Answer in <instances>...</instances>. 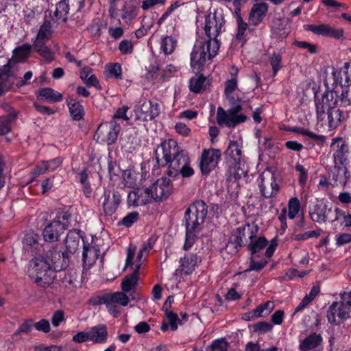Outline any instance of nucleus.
Segmentation results:
<instances>
[{
  "mask_svg": "<svg viewBox=\"0 0 351 351\" xmlns=\"http://www.w3.org/2000/svg\"><path fill=\"white\" fill-rule=\"evenodd\" d=\"M154 157L160 167H167V175L178 178V171L189 160L187 151L180 149L172 139L162 141L154 152Z\"/></svg>",
  "mask_w": 351,
  "mask_h": 351,
  "instance_id": "nucleus-1",
  "label": "nucleus"
},
{
  "mask_svg": "<svg viewBox=\"0 0 351 351\" xmlns=\"http://www.w3.org/2000/svg\"><path fill=\"white\" fill-rule=\"evenodd\" d=\"M208 214V206L203 200L191 203L185 210L183 221L186 229L183 250L191 249Z\"/></svg>",
  "mask_w": 351,
  "mask_h": 351,
  "instance_id": "nucleus-2",
  "label": "nucleus"
},
{
  "mask_svg": "<svg viewBox=\"0 0 351 351\" xmlns=\"http://www.w3.org/2000/svg\"><path fill=\"white\" fill-rule=\"evenodd\" d=\"M73 206L61 205L55 210V217L49 221L45 219V224L42 231L43 240L47 243H54L60 239L61 236L71 226Z\"/></svg>",
  "mask_w": 351,
  "mask_h": 351,
  "instance_id": "nucleus-3",
  "label": "nucleus"
},
{
  "mask_svg": "<svg viewBox=\"0 0 351 351\" xmlns=\"http://www.w3.org/2000/svg\"><path fill=\"white\" fill-rule=\"evenodd\" d=\"M219 47V40H206L195 44L190 55L191 66L193 70L197 73L202 71L206 59L212 60L217 54Z\"/></svg>",
  "mask_w": 351,
  "mask_h": 351,
  "instance_id": "nucleus-4",
  "label": "nucleus"
},
{
  "mask_svg": "<svg viewBox=\"0 0 351 351\" xmlns=\"http://www.w3.org/2000/svg\"><path fill=\"white\" fill-rule=\"evenodd\" d=\"M56 273L44 258L35 257L29 262V276L38 287L44 289L49 287L56 278Z\"/></svg>",
  "mask_w": 351,
  "mask_h": 351,
  "instance_id": "nucleus-5",
  "label": "nucleus"
},
{
  "mask_svg": "<svg viewBox=\"0 0 351 351\" xmlns=\"http://www.w3.org/2000/svg\"><path fill=\"white\" fill-rule=\"evenodd\" d=\"M129 302V297L125 293L120 291L108 292L97 295L91 297L88 300V304L92 306L105 304L109 313L112 315L114 317H118L121 314L120 308L117 306V304L126 306Z\"/></svg>",
  "mask_w": 351,
  "mask_h": 351,
  "instance_id": "nucleus-6",
  "label": "nucleus"
},
{
  "mask_svg": "<svg viewBox=\"0 0 351 351\" xmlns=\"http://www.w3.org/2000/svg\"><path fill=\"white\" fill-rule=\"evenodd\" d=\"M258 231V227L256 224L250 225V223L234 229L231 232L226 244L228 252L231 254L238 253L246 245V242L244 241L246 237H248L249 239H254L256 237Z\"/></svg>",
  "mask_w": 351,
  "mask_h": 351,
  "instance_id": "nucleus-7",
  "label": "nucleus"
},
{
  "mask_svg": "<svg viewBox=\"0 0 351 351\" xmlns=\"http://www.w3.org/2000/svg\"><path fill=\"white\" fill-rule=\"evenodd\" d=\"M44 261L48 262L50 267L56 272L65 271L69 265L70 256L58 249L57 245L51 246L45 253Z\"/></svg>",
  "mask_w": 351,
  "mask_h": 351,
  "instance_id": "nucleus-8",
  "label": "nucleus"
},
{
  "mask_svg": "<svg viewBox=\"0 0 351 351\" xmlns=\"http://www.w3.org/2000/svg\"><path fill=\"white\" fill-rule=\"evenodd\" d=\"M338 93L337 91L329 90L328 87L319 99L317 93H315V104L317 119H322L326 110L336 108L338 105Z\"/></svg>",
  "mask_w": 351,
  "mask_h": 351,
  "instance_id": "nucleus-9",
  "label": "nucleus"
},
{
  "mask_svg": "<svg viewBox=\"0 0 351 351\" xmlns=\"http://www.w3.org/2000/svg\"><path fill=\"white\" fill-rule=\"evenodd\" d=\"M121 130V125L114 120L101 123L95 132L97 141L106 143L108 145H114Z\"/></svg>",
  "mask_w": 351,
  "mask_h": 351,
  "instance_id": "nucleus-10",
  "label": "nucleus"
},
{
  "mask_svg": "<svg viewBox=\"0 0 351 351\" xmlns=\"http://www.w3.org/2000/svg\"><path fill=\"white\" fill-rule=\"evenodd\" d=\"M309 215L311 219L319 223H325L330 221L331 215L333 213L332 204L328 201H317L309 206Z\"/></svg>",
  "mask_w": 351,
  "mask_h": 351,
  "instance_id": "nucleus-11",
  "label": "nucleus"
},
{
  "mask_svg": "<svg viewBox=\"0 0 351 351\" xmlns=\"http://www.w3.org/2000/svg\"><path fill=\"white\" fill-rule=\"evenodd\" d=\"M220 149L210 148L204 149L202 152L199 168L203 175H208L217 166L221 158Z\"/></svg>",
  "mask_w": 351,
  "mask_h": 351,
  "instance_id": "nucleus-12",
  "label": "nucleus"
},
{
  "mask_svg": "<svg viewBox=\"0 0 351 351\" xmlns=\"http://www.w3.org/2000/svg\"><path fill=\"white\" fill-rule=\"evenodd\" d=\"M148 188L152 193V199L156 202H162L168 199L171 194L173 184L169 178L162 177Z\"/></svg>",
  "mask_w": 351,
  "mask_h": 351,
  "instance_id": "nucleus-13",
  "label": "nucleus"
},
{
  "mask_svg": "<svg viewBox=\"0 0 351 351\" xmlns=\"http://www.w3.org/2000/svg\"><path fill=\"white\" fill-rule=\"evenodd\" d=\"M303 29L305 31L311 32L317 36L329 37L337 40H340L344 37L343 29H335L329 24H304Z\"/></svg>",
  "mask_w": 351,
  "mask_h": 351,
  "instance_id": "nucleus-14",
  "label": "nucleus"
},
{
  "mask_svg": "<svg viewBox=\"0 0 351 351\" xmlns=\"http://www.w3.org/2000/svg\"><path fill=\"white\" fill-rule=\"evenodd\" d=\"M136 119L147 122L154 120L160 114L159 104L152 101H144L134 107Z\"/></svg>",
  "mask_w": 351,
  "mask_h": 351,
  "instance_id": "nucleus-15",
  "label": "nucleus"
},
{
  "mask_svg": "<svg viewBox=\"0 0 351 351\" xmlns=\"http://www.w3.org/2000/svg\"><path fill=\"white\" fill-rule=\"evenodd\" d=\"M225 21L223 17H218L215 14L209 13L206 14L204 29L208 40H218L217 36L221 33V29Z\"/></svg>",
  "mask_w": 351,
  "mask_h": 351,
  "instance_id": "nucleus-16",
  "label": "nucleus"
},
{
  "mask_svg": "<svg viewBox=\"0 0 351 351\" xmlns=\"http://www.w3.org/2000/svg\"><path fill=\"white\" fill-rule=\"evenodd\" d=\"M326 316L328 323L339 326L348 317V313L343 302L335 301L328 306Z\"/></svg>",
  "mask_w": 351,
  "mask_h": 351,
  "instance_id": "nucleus-17",
  "label": "nucleus"
},
{
  "mask_svg": "<svg viewBox=\"0 0 351 351\" xmlns=\"http://www.w3.org/2000/svg\"><path fill=\"white\" fill-rule=\"evenodd\" d=\"M102 197L104 198L102 207L105 215L112 216L121 204L122 195L117 190H108L104 191Z\"/></svg>",
  "mask_w": 351,
  "mask_h": 351,
  "instance_id": "nucleus-18",
  "label": "nucleus"
},
{
  "mask_svg": "<svg viewBox=\"0 0 351 351\" xmlns=\"http://www.w3.org/2000/svg\"><path fill=\"white\" fill-rule=\"evenodd\" d=\"M340 165L335 163L333 166L326 168L327 175L332 187L338 186L344 187L348 181L350 174L348 168L346 167L342 168Z\"/></svg>",
  "mask_w": 351,
  "mask_h": 351,
  "instance_id": "nucleus-19",
  "label": "nucleus"
},
{
  "mask_svg": "<svg viewBox=\"0 0 351 351\" xmlns=\"http://www.w3.org/2000/svg\"><path fill=\"white\" fill-rule=\"evenodd\" d=\"M331 147H334L332 154L334 163L345 165L348 162V154L349 153L348 143L341 137L332 139Z\"/></svg>",
  "mask_w": 351,
  "mask_h": 351,
  "instance_id": "nucleus-20",
  "label": "nucleus"
},
{
  "mask_svg": "<svg viewBox=\"0 0 351 351\" xmlns=\"http://www.w3.org/2000/svg\"><path fill=\"white\" fill-rule=\"evenodd\" d=\"M85 238V232L81 230L73 229L69 230L64 241L66 247L65 252L70 256L73 255L78 249L80 239H82L84 244L86 243L84 241Z\"/></svg>",
  "mask_w": 351,
  "mask_h": 351,
  "instance_id": "nucleus-21",
  "label": "nucleus"
},
{
  "mask_svg": "<svg viewBox=\"0 0 351 351\" xmlns=\"http://www.w3.org/2000/svg\"><path fill=\"white\" fill-rule=\"evenodd\" d=\"M202 262V258L195 253H186L179 261L180 272L184 275L191 274Z\"/></svg>",
  "mask_w": 351,
  "mask_h": 351,
  "instance_id": "nucleus-22",
  "label": "nucleus"
},
{
  "mask_svg": "<svg viewBox=\"0 0 351 351\" xmlns=\"http://www.w3.org/2000/svg\"><path fill=\"white\" fill-rule=\"evenodd\" d=\"M333 84L332 85L339 84L341 87L350 86L351 85V63L346 62L341 67L339 71H332Z\"/></svg>",
  "mask_w": 351,
  "mask_h": 351,
  "instance_id": "nucleus-23",
  "label": "nucleus"
},
{
  "mask_svg": "<svg viewBox=\"0 0 351 351\" xmlns=\"http://www.w3.org/2000/svg\"><path fill=\"white\" fill-rule=\"evenodd\" d=\"M226 160L230 167L239 169L241 150L239 147L237 141H231L225 153Z\"/></svg>",
  "mask_w": 351,
  "mask_h": 351,
  "instance_id": "nucleus-24",
  "label": "nucleus"
},
{
  "mask_svg": "<svg viewBox=\"0 0 351 351\" xmlns=\"http://www.w3.org/2000/svg\"><path fill=\"white\" fill-rule=\"evenodd\" d=\"M70 116L73 120L79 121L84 119L85 111L84 106L73 95H69L66 99Z\"/></svg>",
  "mask_w": 351,
  "mask_h": 351,
  "instance_id": "nucleus-25",
  "label": "nucleus"
},
{
  "mask_svg": "<svg viewBox=\"0 0 351 351\" xmlns=\"http://www.w3.org/2000/svg\"><path fill=\"white\" fill-rule=\"evenodd\" d=\"M268 11V5L261 2L253 5L249 14V23L256 26L262 22Z\"/></svg>",
  "mask_w": 351,
  "mask_h": 351,
  "instance_id": "nucleus-26",
  "label": "nucleus"
},
{
  "mask_svg": "<svg viewBox=\"0 0 351 351\" xmlns=\"http://www.w3.org/2000/svg\"><path fill=\"white\" fill-rule=\"evenodd\" d=\"M141 265L138 264L131 274L125 276L121 282V287L123 293H129L136 289L140 272Z\"/></svg>",
  "mask_w": 351,
  "mask_h": 351,
  "instance_id": "nucleus-27",
  "label": "nucleus"
},
{
  "mask_svg": "<svg viewBox=\"0 0 351 351\" xmlns=\"http://www.w3.org/2000/svg\"><path fill=\"white\" fill-rule=\"evenodd\" d=\"M328 122L330 130L336 129L341 122L348 118V112L340 109L339 108H332L327 110Z\"/></svg>",
  "mask_w": 351,
  "mask_h": 351,
  "instance_id": "nucleus-28",
  "label": "nucleus"
},
{
  "mask_svg": "<svg viewBox=\"0 0 351 351\" xmlns=\"http://www.w3.org/2000/svg\"><path fill=\"white\" fill-rule=\"evenodd\" d=\"M323 341V337L320 334L312 332L304 339L300 341V351H309L318 348Z\"/></svg>",
  "mask_w": 351,
  "mask_h": 351,
  "instance_id": "nucleus-29",
  "label": "nucleus"
},
{
  "mask_svg": "<svg viewBox=\"0 0 351 351\" xmlns=\"http://www.w3.org/2000/svg\"><path fill=\"white\" fill-rule=\"evenodd\" d=\"M37 98L41 101L54 104L62 101L63 100V95L51 88L46 87L38 89Z\"/></svg>",
  "mask_w": 351,
  "mask_h": 351,
  "instance_id": "nucleus-30",
  "label": "nucleus"
},
{
  "mask_svg": "<svg viewBox=\"0 0 351 351\" xmlns=\"http://www.w3.org/2000/svg\"><path fill=\"white\" fill-rule=\"evenodd\" d=\"M90 341L95 343H104L108 337L106 324H97L90 328L88 330Z\"/></svg>",
  "mask_w": 351,
  "mask_h": 351,
  "instance_id": "nucleus-31",
  "label": "nucleus"
},
{
  "mask_svg": "<svg viewBox=\"0 0 351 351\" xmlns=\"http://www.w3.org/2000/svg\"><path fill=\"white\" fill-rule=\"evenodd\" d=\"M49 40H40L36 38L33 43V47L34 51L42 56L47 62H51L53 60V53L51 49L46 45V43Z\"/></svg>",
  "mask_w": 351,
  "mask_h": 351,
  "instance_id": "nucleus-32",
  "label": "nucleus"
},
{
  "mask_svg": "<svg viewBox=\"0 0 351 351\" xmlns=\"http://www.w3.org/2000/svg\"><path fill=\"white\" fill-rule=\"evenodd\" d=\"M242 109V107L237 106L234 108H229L228 110V113L230 114V119H228V122L227 123L228 128H234L237 125L244 123L247 119V117L245 114H238Z\"/></svg>",
  "mask_w": 351,
  "mask_h": 351,
  "instance_id": "nucleus-33",
  "label": "nucleus"
},
{
  "mask_svg": "<svg viewBox=\"0 0 351 351\" xmlns=\"http://www.w3.org/2000/svg\"><path fill=\"white\" fill-rule=\"evenodd\" d=\"M32 50V46L28 43H25L16 47L13 51L12 56L14 62L16 63L24 62L29 58Z\"/></svg>",
  "mask_w": 351,
  "mask_h": 351,
  "instance_id": "nucleus-34",
  "label": "nucleus"
},
{
  "mask_svg": "<svg viewBox=\"0 0 351 351\" xmlns=\"http://www.w3.org/2000/svg\"><path fill=\"white\" fill-rule=\"evenodd\" d=\"M263 182L264 178H261V182L258 184V187L262 196L264 197L265 198L276 197V195L279 191L280 186L279 184L276 182L275 176H272L271 178L270 186L271 190L270 191L266 190V187L264 185Z\"/></svg>",
  "mask_w": 351,
  "mask_h": 351,
  "instance_id": "nucleus-35",
  "label": "nucleus"
},
{
  "mask_svg": "<svg viewBox=\"0 0 351 351\" xmlns=\"http://www.w3.org/2000/svg\"><path fill=\"white\" fill-rule=\"evenodd\" d=\"M69 10V1L61 0L56 4V8L53 13V16L58 20H60L63 23H66L68 21Z\"/></svg>",
  "mask_w": 351,
  "mask_h": 351,
  "instance_id": "nucleus-36",
  "label": "nucleus"
},
{
  "mask_svg": "<svg viewBox=\"0 0 351 351\" xmlns=\"http://www.w3.org/2000/svg\"><path fill=\"white\" fill-rule=\"evenodd\" d=\"M99 252L100 251L98 247H90L88 243H84L82 260L84 263H93L98 258Z\"/></svg>",
  "mask_w": 351,
  "mask_h": 351,
  "instance_id": "nucleus-37",
  "label": "nucleus"
},
{
  "mask_svg": "<svg viewBox=\"0 0 351 351\" xmlns=\"http://www.w3.org/2000/svg\"><path fill=\"white\" fill-rule=\"evenodd\" d=\"M249 239L250 242L247 245V249L252 256L264 249L268 244V241L264 236Z\"/></svg>",
  "mask_w": 351,
  "mask_h": 351,
  "instance_id": "nucleus-38",
  "label": "nucleus"
},
{
  "mask_svg": "<svg viewBox=\"0 0 351 351\" xmlns=\"http://www.w3.org/2000/svg\"><path fill=\"white\" fill-rule=\"evenodd\" d=\"M289 132H294L296 134H302L308 136V138L320 143H324L326 141V137L324 135L317 134L308 130H306L303 128H300L297 126L289 127L287 130Z\"/></svg>",
  "mask_w": 351,
  "mask_h": 351,
  "instance_id": "nucleus-39",
  "label": "nucleus"
},
{
  "mask_svg": "<svg viewBox=\"0 0 351 351\" xmlns=\"http://www.w3.org/2000/svg\"><path fill=\"white\" fill-rule=\"evenodd\" d=\"M241 8L234 10L236 15V21L237 23V32L236 34V39L241 40L244 38V34L248 27L247 23L244 22L241 16Z\"/></svg>",
  "mask_w": 351,
  "mask_h": 351,
  "instance_id": "nucleus-40",
  "label": "nucleus"
},
{
  "mask_svg": "<svg viewBox=\"0 0 351 351\" xmlns=\"http://www.w3.org/2000/svg\"><path fill=\"white\" fill-rule=\"evenodd\" d=\"M121 11V19L123 20H125V22L128 23L132 22L134 19L136 18L139 12V9L137 6L134 5L128 4L125 5Z\"/></svg>",
  "mask_w": 351,
  "mask_h": 351,
  "instance_id": "nucleus-41",
  "label": "nucleus"
},
{
  "mask_svg": "<svg viewBox=\"0 0 351 351\" xmlns=\"http://www.w3.org/2000/svg\"><path fill=\"white\" fill-rule=\"evenodd\" d=\"M206 80V77L202 73L197 77L191 78L189 86L190 90L195 94L202 93L205 89L204 85Z\"/></svg>",
  "mask_w": 351,
  "mask_h": 351,
  "instance_id": "nucleus-42",
  "label": "nucleus"
},
{
  "mask_svg": "<svg viewBox=\"0 0 351 351\" xmlns=\"http://www.w3.org/2000/svg\"><path fill=\"white\" fill-rule=\"evenodd\" d=\"M253 332L260 335L271 332L274 328L272 324L266 321L258 322L251 326Z\"/></svg>",
  "mask_w": 351,
  "mask_h": 351,
  "instance_id": "nucleus-43",
  "label": "nucleus"
},
{
  "mask_svg": "<svg viewBox=\"0 0 351 351\" xmlns=\"http://www.w3.org/2000/svg\"><path fill=\"white\" fill-rule=\"evenodd\" d=\"M64 276L62 280V285L71 291H73L77 287V274L73 271H64Z\"/></svg>",
  "mask_w": 351,
  "mask_h": 351,
  "instance_id": "nucleus-44",
  "label": "nucleus"
},
{
  "mask_svg": "<svg viewBox=\"0 0 351 351\" xmlns=\"http://www.w3.org/2000/svg\"><path fill=\"white\" fill-rule=\"evenodd\" d=\"M52 32V27L50 21L45 20L40 25L36 38L40 40H49Z\"/></svg>",
  "mask_w": 351,
  "mask_h": 351,
  "instance_id": "nucleus-45",
  "label": "nucleus"
},
{
  "mask_svg": "<svg viewBox=\"0 0 351 351\" xmlns=\"http://www.w3.org/2000/svg\"><path fill=\"white\" fill-rule=\"evenodd\" d=\"M301 208V204L298 197H291L288 202V217L290 219H293L299 214Z\"/></svg>",
  "mask_w": 351,
  "mask_h": 351,
  "instance_id": "nucleus-46",
  "label": "nucleus"
},
{
  "mask_svg": "<svg viewBox=\"0 0 351 351\" xmlns=\"http://www.w3.org/2000/svg\"><path fill=\"white\" fill-rule=\"evenodd\" d=\"M282 57L280 53L274 51L269 57V62L272 69L273 76L275 77L282 67Z\"/></svg>",
  "mask_w": 351,
  "mask_h": 351,
  "instance_id": "nucleus-47",
  "label": "nucleus"
},
{
  "mask_svg": "<svg viewBox=\"0 0 351 351\" xmlns=\"http://www.w3.org/2000/svg\"><path fill=\"white\" fill-rule=\"evenodd\" d=\"M230 347V343L227 341L225 337H221L213 340L210 345V351H228Z\"/></svg>",
  "mask_w": 351,
  "mask_h": 351,
  "instance_id": "nucleus-48",
  "label": "nucleus"
},
{
  "mask_svg": "<svg viewBox=\"0 0 351 351\" xmlns=\"http://www.w3.org/2000/svg\"><path fill=\"white\" fill-rule=\"evenodd\" d=\"M176 40L171 36H166L162 39L161 49L165 54L172 53L176 47Z\"/></svg>",
  "mask_w": 351,
  "mask_h": 351,
  "instance_id": "nucleus-49",
  "label": "nucleus"
},
{
  "mask_svg": "<svg viewBox=\"0 0 351 351\" xmlns=\"http://www.w3.org/2000/svg\"><path fill=\"white\" fill-rule=\"evenodd\" d=\"M13 119L0 116V136H4L11 132L12 125L15 123Z\"/></svg>",
  "mask_w": 351,
  "mask_h": 351,
  "instance_id": "nucleus-50",
  "label": "nucleus"
},
{
  "mask_svg": "<svg viewBox=\"0 0 351 351\" xmlns=\"http://www.w3.org/2000/svg\"><path fill=\"white\" fill-rule=\"evenodd\" d=\"M138 219L139 213L134 211L128 213L119 223L125 228H130L134 223L137 222Z\"/></svg>",
  "mask_w": 351,
  "mask_h": 351,
  "instance_id": "nucleus-51",
  "label": "nucleus"
},
{
  "mask_svg": "<svg viewBox=\"0 0 351 351\" xmlns=\"http://www.w3.org/2000/svg\"><path fill=\"white\" fill-rule=\"evenodd\" d=\"M64 158L61 156L55 158L43 160V164L45 165V170L48 171H53L62 165Z\"/></svg>",
  "mask_w": 351,
  "mask_h": 351,
  "instance_id": "nucleus-52",
  "label": "nucleus"
},
{
  "mask_svg": "<svg viewBox=\"0 0 351 351\" xmlns=\"http://www.w3.org/2000/svg\"><path fill=\"white\" fill-rule=\"evenodd\" d=\"M165 315L169 322V324L172 331H176L178 329V324L180 325L183 324V322H182L181 319H179L177 313L173 311H169L165 313Z\"/></svg>",
  "mask_w": 351,
  "mask_h": 351,
  "instance_id": "nucleus-53",
  "label": "nucleus"
},
{
  "mask_svg": "<svg viewBox=\"0 0 351 351\" xmlns=\"http://www.w3.org/2000/svg\"><path fill=\"white\" fill-rule=\"evenodd\" d=\"M136 191H138L139 196V202L140 206H144L147 204L149 201L152 199V193L149 191V188L145 189H137Z\"/></svg>",
  "mask_w": 351,
  "mask_h": 351,
  "instance_id": "nucleus-54",
  "label": "nucleus"
},
{
  "mask_svg": "<svg viewBox=\"0 0 351 351\" xmlns=\"http://www.w3.org/2000/svg\"><path fill=\"white\" fill-rule=\"evenodd\" d=\"M267 263L268 261L265 258H262L260 261L257 262L255 261L253 257H251L249 267L245 270V272H250L251 271H260Z\"/></svg>",
  "mask_w": 351,
  "mask_h": 351,
  "instance_id": "nucleus-55",
  "label": "nucleus"
},
{
  "mask_svg": "<svg viewBox=\"0 0 351 351\" xmlns=\"http://www.w3.org/2000/svg\"><path fill=\"white\" fill-rule=\"evenodd\" d=\"M33 319H29L25 320L19 327V328L14 332L13 338H15L21 333H29L31 332L33 326Z\"/></svg>",
  "mask_w": 351,
  "mask_h": 351,
  "instance_id": "nucleus-56",
  "label": "nucleus"
},
{
  "mask_svg": "<svg viewBox=\"0 0 351 351\" xmlns=\"http://www.w3.org/2000/svg\"><path fill=\"white\" fill-rule=\"evenodd\" d=\"M12 62V60L9 59L8 62L0 68V79L8 81V79L13 75Z\"/></svg>",
  "mask_w": 351,
  "mask_h": 351,
  "instance_id": "nucleus-57",
  "label": "nucleus"
},
{
  "mask_svg": "<svg viewBox=\"0 0 351 351\" xmlns=\"http://www.w3.org/2000/svg\"><path fill=\"white\" fill-rule=\"evenodd\" d=\"M293 45L295 47L307 49L308 52L311 54H315L317 53V45L315 44H311L307 41H300V40H294Z\"/></svg>",
  "mask_w": 351,
  "mask_h": 351,
  "instance_id": "nucleus-58",
  "label": "nucleus"
},
{
  "mask_svg": "<svg viewBox=\"0 0 351 351\" xmlns=\"http://www.w3.org/2000/svg\"><path fill=\"white\" fill-rule=\"evenodd\" d=\"M295 169L299 173L298 183L300 186H304L308 179V171L300 163L296 164Z\"/></svg>",
  "mask_w": 351,
  "mask_h": 351,
  "instance_id": "nucleus-59",
  "label": "nucleus"
},
{
  "mask_svg": "<svg viewBox=\"0 0 351 351\" xmlns=\"http://www.w3.org/2000/svg\"><path fill=\"white\" fill-rule=\"evenodd\" d=\"M195 174V171L191 166V160L186 163L178 171V177L181 176L183 178L192 177Z\"/></svg>",
  "mask_w": 351,
  "mask_h": 351,
  "instance_id": "nucleus-60",
  "label": "nucleus"
},
{
  "mask_svg": "<svg viewBox=\"0 0 351 351\" xmlns=\"http://www.w3.org/2000/svg\"><path fill=\"white\" fill-rule=\"evenodd\" d=\"M119 50L123 55H129L133 53L134 45L130 40L124 39L120 42Z\"/></svg>",
  "mask_w": 351,
  "mask_h": 351,
  "instance_id": "nucleus-61",
  "label": "nucleus"
},
{
  "mask_svg": "<svg viewBox=\"0 0 351 351\" xmlns=\"http://www.w3.org/2000/svg\"><path fill=\"white\" fill-rule=\"evenodd\" d=\"M38 240V235L37 234H27L24 237L23 243L27 246L37 249L39 245Z\"/></svg>",
  "mask_w": 351,
  "mask_h": 351,
  "instance_id": "nucleus-62",
  "label": "nucleus"
},
{
  "mask_svg": "<svg viewBox=\"0 0 351 351\" xmlns=\"http://www.w3.org/2000/svg\"><path fill=\"white\" fill-rule=\"evenodd\" d=\"M349 87L350 86H344L342 88V91L340 98V105L339 107H346L351 106V97H349Z\"/></svg>",
  "mask_w": 351,
  "mask_h": 351,
  "instance_id": "nucleus-63",
  "label": "nucleus"
},
{
  "mask_svg": "<svg viewBox=\"0 0 351 351\" xmlns=\"http://www.w3.org/2000/svg\"><path fill=\"white\" fill-rule=\"evenodd\" d=\"M238 80L230 78L225 82L224 95L226 96L232 95V93L237 88Z\"/></svg>",
  "mask_w": 351,
  "mask_h": 351,
  "instance_id": "nucleus-64",
  "label": "nucleus"
}]
</instances>
